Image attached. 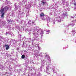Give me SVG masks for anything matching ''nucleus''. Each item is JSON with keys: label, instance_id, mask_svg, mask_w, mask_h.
Segmentation results:
<instances>
[{"label": "nucleus", "instance_id": "nucleus-3", "mask_svg": "<svg viewBox=\"0 0 76 76\" xmlns=\"http://www.w3.org/2000/svg\"><path fill=\"white\" fill-rule=\"evenodd\" d=\"M3 9L5 11H7L8 9H9V7H7V6H6L4 7Z\"/></svg>", "mask_w": 76, "mask_h": 76}, {"label": "nucleus", "instance_id": "nucleus-12", "mask_svg": "<svg viewBox=\"0 0 76 76\" xmlns=\"http://www.w3.org/2000/svg\"><path fill=\"white\" fill-rule=\"evenodd\" d=\"M47 70H49V69L47 68Z\"/></svg>", "mask_w": 76, "mask_h": 76}, {"label": "nucleus", "instance_id": "nucleus-4", "mask_svg": "<svg viewBox=\"0 0 76 76\" xmlns=\"http://www.w3.org/2000/svg\"><path fill=\"white\" fill-rule=\"evenodd\" d=\"M4 10L3 8L0 10V12H1V13H3V12H4Z\"/></svg>", "mask_w": 76, "mask_h": 76}, {"label": "nucleus", "instance_id": "nucleus-1", "mask_svg": "<svg viewBox=\"0 0 76 76\" xmlns=\"http://www.w3.org/2000/svg\"><path fill=\"white\" fill-rule=\"evenodd\" d=\"M45 16L43 12H42L40 14V17L41 19L42 20H44V18H42V17H44Z\"/></svg>", "mask_w": 76, "mask_h": 76}, {"label": "nucleus", "instance_id": "nucleus-11", "mask_svg": "<svg viewBox=\"0 0 76 76\" xmlns=\"http://www.w3.org/2000/svg\"><path fill=\"white\" fill-rule=\"evenodd\" d=\"M8 34V33L6 32V35H7V34Z\"/></svg>", "mask_w": 76, "mask_h": 76}, {"label": "nucleus", "instance_id": "nucleus-5", "mask_svg": "<svg viewBox=\"0 0 76 76\" xmlns=\"http://www.w3.org/2000/svg\"><path fill=\"white\" fill-rule=\"evenodd\" d=\"M4 13H3L1 15V18H4Z\"/></svg>", "mask_w": 76, "mask_h": 76}, {"label": "nucleus", "instance_id": "nucleus-7", "mask_svg": "<svg viewBox=\"0 0 76 76\" xmlns=\"http://www.w3.org/2000/svg\"><path fill=\"white\" fill-rule=\"evenodd\" d=\"M42 3H43V5H44V4H45V3H46V2L43 1L42 2Z\"/></svg>", "mask_w": 76, "mask_h": 76}, {"label": "nucleus", "instance_id": "nucleus-6", "mask_svg": "<svg viewBox=\"0 0 76 76\" xmlns=\"http://www.w3.org/2000/svg\"><path fill=\"white\" fill-rule=\"evenodd\" d=\"M25 56L24 55H23L21 56V58H22L23 59L25 58Z\"/></svg>", "mask_w": 76, "mask_h": 76}, {"label": "nucleus", "instance_id": "nucleus-8", "mask_svg": "<svg viewBox=\"0 0 76 76\" xmlns=\"http://www.w3.org/2000/svg\"><path fill=\"white\" fill-rule=\"evenodd\" d=\"M74 6H75L76 7V3H74Z\"/></svg>", "mask_w": 76, "mask_h": 76}, {"label": "nucleus", "instance_id": "nucleus-9", "mask_svg": "<svg viewBox=\"0 0 76 76\" xmlns=\"http://www.w3.org/2000/svg\"><path fill=\"white\" fill-rule=\"evenodd\" d=\"M12 22V20H10V21H9V22H8V23H10V22Z\"/></svg>", "mask_w": 76, "mask_h": 76}, {"label": "nucleus", "instance_id": "nucleus-2", "mask_svg": "<svg viewBox=\"0 0 76 76\" xmlns=\"http://www.w3.org/2000/svg\"><path fill=\"white\" fill-rule=\"evenodd\" d=\"M5 46L6 47V50H9V45L5 44Z\"/></svg>", "mask_w": 76, "mask_h": 76}, {"label": "nucleus", "instance_id": "nucleus-10", "mask_svg": "<svg viewBox=\"0 0 76 76\" xmlns=\"http://www.w3.org/2000/svg\"><path fill=\"white\" fill-rule=\"evenodd\" d=\"M7 22H9L10 20H7Z\"/></svg>", "mask_w": 76, "mask_h": 76}]
</instances>
